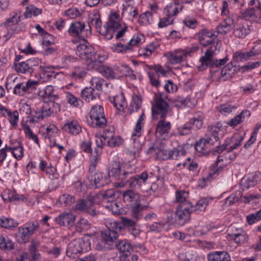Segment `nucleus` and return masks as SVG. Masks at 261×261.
<instances>
[{
	"label": "nucleus",
	"mask_w": 261,
	"mask_h": 261,
	"mask_svg": "<svg viewBox=\"0 0 261 261\" xmlns=\"http://www.w3.org/2000/svg\"><path fill=\"white\" fill-rule=\"evenodd\" d=\"M90 235L86 234L81 238L75 239L70 242L66 250L67 255L70 258H75V255L91 249Z\"/></svg>",
	"instance_id": "nucleus-1"
},
{
	"label": "nucleus",
	"mask_w": 261,
	"mask_h": 261,
	"mask_svg": "<svg viewBox=\"0 0 261 261\" xmlns=\"http://www.w3.org/2000/svg\"><path fill=\"white\" fill-rule=\"evenodd\" d=\"M218 49L217 45L212 46L206 49L204 55L200 59L201 65L199 67L200 70H203L206 67L213 68L214 67H218L225 65L228 60V58L226 56L224 58L220 60H214L213 56L216 54V50Z\"/></svg>",
	"instance_id": "nucleus-2"
},
{
	"label": "nucleus",
	"mask_w": 261,
	"mask_h": 261,
	"mask_svg": "<svg viewBox=\"0 0 261 261\" xmlns=\"http://www.w3.org/2000/svg\"><path fill=\"white\" fill-rule=\"evenodd\" d=\"M90 114L91 121L88 120L90 126L94 128H103L107 125V121L102 106L100 105L93 106Z\"/></svg>",
	"instance_id": "nucleus-3"
},
{
	"label": "nucleus",
	"mask_w": 261,
	"mask_h": 261,
	"mask_svg": "<svg viewBox=\"0 0 261 261\" xmlns=\"http://www.w3.org/2000/svg\"><path fill=\"white\" fill-rule=\"evenodd\" d=\"M39 224L37 220H34L24 224L18 229L17 240L19 243H27L35 230L39 228Z\"/></svg>",
	"instance_id": "nucleus-4"
},
{
	"label": "nucleus",
	"mask_w": 261,
	"mask_h": 261,
	"mask_svg": "<svg viewBox=\"0 0 261 261\" xmlns=\"http://www.w3.org/2000/svg\"><path fill=\"white\" fill-rule=\"evenodd\" d=\"M132 173L127 172L124 178L120 184V187L128 186L130 188H139L144 183L148 178V174L146 172H143L140 175L132 176Z\"/></svg>",
	"instance_id": "nucleus-5"
},
{
	"label": "nucleus",
	"mask_w": 261,
	"mask_h": 261,
	"mask_svg": "<svg viewBox=\"0 0 261 261\" xmlns=\"http://www.w3.org/2000/svg\"><path fill=\"white\" fill-rule=\"evenodd\" d=\"M113 227L118 229L120 232L123 230H127L135 237L138 236L140 233V230L137 227L136 223L126 218H122L121 222H113Z\"/></svg>",
	"instance_id": "nucleus-6"
},
{
	"label": "nucleus",
	"mask_w": 261,
	"mask_h": 261,
	"mask_svg": "<svg viewBox=\"0 0 261 261\" xmlns=\"http://www.w3.org/2000/svg\"><path fill=\"white\" fill-rule=\"evenodd\" d=\"M230 152L229 150L226 153L218 156L217 162L211 167V172L208 174V176L203 178L204 181L209 180V177L215 178L223 171L226 164L229 163L228 156Z\"/></svg>",
	"instance_id": "nucleus-7"
},
{
	"label": "nucleus",
	"mask_w": 261,
	"mask_h": 261,
	"mask_svg": "<svg viewBox=\"0 0 261 261\" xmlns=\"http://www.w3.org/2000/svg\"><path fill=\"white\" fill-rule=\"evenodd\" d=\"M197 36L200 44L203 47L208 46L218 47V40H216L217 36L212 31H208L207 29H202L200 30L197 34Z\"/></svg>",
	"instance_id": "nucleus-8"
},
{
	"label": "nucleus",
	"mask_w": 261,
	"mask_h": 261,
	"mask_svg": "<svg viewBox=\"0 0 261 261\" xmlns=\"http://www.w3.org/2000/svg\"><path fill=\"white\" fill-rule=\"evenodd\" d=\"M193 211H195L193 205L183 206V205L179 204L175 212V221L180 225H184L191 219V214Z\"/></svg>",
	"instance_id": "nucleus-9"
},
{
	"label": "nucleus",
	"mask_w": 261,
	"mask_h": 261,
	"mask_svg": "<svg viewBox=\"0 0 261 261\" xmlns=\"http://www.w3.org/2000/svg\"><path fill=\"white\" fill-rule=\"evenodd\" d=\"M111 226L100 232V238L101 240L109 245L113 249L114 248V245L119 237V233L120 232L118 229L113 227V223H111Z\"/></svg>",
	"instance_id": "nucleus-10"
},
{
	"label": "nucleus",
	"mask_w": 261,
	"mask_h": 261,
	"mask_svg": "<svg viewBox=\"0 0 261 261\" xmlns=\"http://www.w3.org/2000/svg\"><path fill=\"white\" fill-rule=\"evenodd\" d=\"M128 171L122 169V164L120 162L115 161L109 167V178L113 177L119 181V185L122 182L123 178Z\"/></svg>",
	"instance_id": "nucleus-11"
},
{
	"label": "nucleus",
	"mask_w": 261,
	"mask_h": 261,
	"mask_svg": "<svg viewBox=\"0 0 261 261\" xmlns=\"http://www.w3.org/2000/svg\"><path fill=\"white\" fill-rule=\"evenodd\" d=\"M152 114L160 115L161 118L165 119L169 110V104L162 97L156 98L154 104L152 105Z\"/></svg>",
	"instance_id": "nucleus-12"
},
{
	"label": "nucleus",
	"mask_w": 261,
	"mask_h": 261,
	"mask_svg": "<svg viewBox=\"0 0 261 261\" xmlns=\"http://www.w3.org/2000/svg\"><path fill=\"white\" fill-rule=\"evenodd\" d=\"M75 51L77 56L85 60L86 63H88L91 58H93L95 50L92 46L83 43L77 45Z\"/></svg>",
	"instance_id": "nucleus-13"
},
{
	"label": "nucleus",
	"mask_w": 261,
	"mask_h": 261,
	"mask_svg": "<svg viewBox=\"0 0 261 261\" xmlns=\"http://www.w3.org/2000/svg\"><path fill=\"white\" fill-rule=\"evenodd\" d=\"M92 186L99 188L108 185L110 180L109 177L101 172L94 173L93 175H89L87 177Z\"/></svg>",
	"instance_id": "nucleus-14"
},
{
	"label": "nucleus",
	"mask_w": 261,
	"mask_h": 261,
	"mask_svg": "<svg viewBox=\"0 0 261 261\" xmlns=\"http://www.w3.org/2000/svg\"><path fill=\"white\" fill-rule=\"evenodd\" d=\"M114 248H116L122 254L120 256V260H124L129 256L131 252L133 251V248L130 244L126 240L117 241L114 245Z\"/></svg>",
	"instance_id": "nucleus-15"
},
{
	"label": "nucleus",
	"mask_w": 261,
	"mask_h": 261,
	"mask_svg": "<svg viewBox=\"0 0 261 261\" xmlns=\"http://www.w3.org/2000/svg\"><path fill=\"white\" fill-rule=\"evenodd\" d=\"M85 28V24L84 22L76 21L71 24L68 32L70 35L73 37H76L80 40L87 42L85 36L82 35Z\"/></svg>",
	"instance_id": "nucleus-16"
},
{
	"label": "nucleus",
	"mask_w": 261,
	"mask_h": 261,
	"mask_svg": "<svg viewBox=\"0 0 261 261\" xmlns=\"http://www.w3.org/2000/svg\"><path fill=\"white\" fill-rule=\"evenodd\" d=\"M76 216L68 213H63L55 219L56 222L60 226L71 227L74 225Z\"/></svg>",
	"instance_id": "nucleus-17"
},
{
	"label": "nucleus",
	"mask_w": 261,
	"mask_h": 261,
	"mask_svg": "<svg viewBox=\"0 0 261 261\" xmlns=\"http://www.w3.org/2000/svg\"><path fill=\"white\" fill-rule=\"evenodd\" d=\"M260 179L259 173H255L244 177L240 182L241 186L243 190L248 189L250 187L255 186Z\"/></svg>",
	"instance_id": "nucleus-18"
},
{
	"label": "nucleus",
	"mask_w": 261,
	"mask_h": 261,
	"mask_svg": "<svg viewBox=\"0 0 261 261\" xmlns=\"http://www.w3.org/2000/svg\"><path fill=\"white\" fill-rule=\"evenodd\" d=\"M207 261H230V256L225 251H215L207 254Z\"/></svg>",
	"instance_id": "nucleus-19"
},
{
	"label": "nucleus",
	"mask_w": 261,
	"mask_h": 261,
	"mask_svg": "<svg viewBox=\"0 0 261 261\" xmlns=\"http://www.w3.org/2000/svg\"><path fill=\"white\" fill-rule=\"evenodd\" d=\"M234 27V20L229 16L217 27V32L219 34H226L230 32Z\"/></svg>",
	"instance_id": "nucleus-20"
},
{
	"label": "nucleus",
	"mask_w": 261,
	"mask_h": 261,
	"mask_svg": "<svg viewBox=\"0 0 261 261\" xmlns=\"http://www.w3.org/2000/svg\"><path fill=\"white\" fill-rule=\"evenodd\" d=\"M208 134L205 135L204 138L205 142L207 144L214 145L216 142L219 141L218 132L220 129L215 126H208Z\"/></svg>",
	"instance_id": "nucleus-21"
},
{
	"label": "nucleus",
	"mask_w": 261,
	"mask_h": 261,
	"mask_svg": "<svg viewBox=\"0 0 261 261\" xmlns=\"http://www.w3.org/2000/svg\"><path fill=\"white\" fill-rule=\"evenodd\" d=\"M171 128V125L170 122L165 121V119L161 118L156 125V133L159 134L160 136H162L168 134Z\"/></svg>",
	"instance_id": "nucleus-22"
},
{
	"label": "nucleus",
	"mask_w": 261,
	"mask_h": 261,
	"mask_svg": "<svg viewBox=\"0 0 261 261\" xmlns=\"http://www.w3.org/2000/svg\"><path fill=\"white\" fill-rule=\"evenodd\" d=\"M105 58L103 56L97 54L94 51L93 58H91L89 62L86 63L89 69H95L98 67L103 66L102 63L105 61Z\"/></svg>",
	"instance_id": "nucleus-23"
},
{
	"label": "nucleus",
	"mask_w": 261,
	"mask_h": 261,
	"mask_svg": "<svg viewBox=\"0 0 261 261\" xmlns=\"http://www.w3.org/2000/svg\"><path fill=\"white\" fill-rule=\"evenodd\" d=\"M81 97L86 101L90 102L97 97L99 98V94L95 92L94 88L89 87L85 88L82 91Z\"/></svg>",
	"instance_id": "nucleus-24"
},
{
	"label": "nucleus",
	"mask_w": 261,
	"mask_h": 261,
	"mask_svg": "<svg viewBox=\"0 0 261 261\" xmlns=\"http://www.w3.org/2000/svg\"><path fill=\"white\" fill-rule=\"evenodd\" d=\"M129 208L131 210L132 217L137 221L142 218V211L144 208H146V207L141 204L140 201H139L135 203L131 204Z\"/></svg>",
	"instance_id": "nucleus-25"
},
{
	"label": "nucleus",
	"mask_w": 261,
	"mask_h": 261,
	"mask_svg": "<svg viewBox=\"0 0 261 261\" xmlns=\"http://www.w3.org/2000/svg\"><path fill=\"white\" fill-rule=\"evenodd\" d=\"M124 201L128 202L127 205L130 206L131 204L135 203L139 201V195L135 193L132 190H127L123 194Z\"/></svg>",
	"instance_id": "nucleus-26"
},
{
	"label": "nucleus",
	"mask_w": 261,
	"mask_h": 261,
	"mask_svg": "<svg viewBox=\"0 0 261 261\" xmlns=\"http://www.w3.org/2000/svg\"><path fill=\"white\" fill-rule=\"evenodd\" d=\"M119 29L120 28H116L111 24L110 25L105 24L102 29L98 30V32L100 33V34L104 36L105 38L107 40H111L113 38L114 33L115 32V31Z\"/></svg>",
	"instance_id": "nucleus-27"
},
{
	"label": "nucleus",
	"mask_w": 261,
	"mask_h": 261,
	"mask_svg": "<svg viewBox=\"0 0 261 261\" xmlns=\"http://www.w3.org/2000/svg\"><path fill=\"white\" fill-rule=\"evenodd\" d=\"M62 129L72 135H77L81 132V127L76 121H72L64 124Z\"/></svg>",
	"instance_id": "nucleus-28"
},
{
	"label": "nucleus",
	"mask_w": 261,
	"mask_h": 261,
	"mask_svg": "<svg viewBox=\"0 0 261 261\" xmlns=\"http://www.w3.org/2000/svg\"><path fill=\"white\" fill-rule=\"evenodd\" d=\"M241 17L246 20L250 18H260L259 12L254 8H248L246 10H241L240 11Z\"/></svg>",
	"instance_id": "nucleus-29"
},
{
	"label": "nucleus",
	"mask_w": 261,
	"mask_h": 261,
	"mask_svg": "<svg viewBox=\"0 0 261 261\" xmlns=\"http://www.w3.org/2000/svg\"><path fill=\"white\" fill-rule=\"evenodd\" d=\"M250 32L248 25L239 24L234 30L233 34L236 37L244 38Z\"/></svg>",
	"instance_id": "nucleus-30"
},
{
	"label": "nucleus",
	"mask_w": 261,
	"mask_h": 261,
	"mask_svg": "<svg viewBox=\"0 0 261 261\" xmlns=\"http://www.w3.org/2000/svg\"><path fill=\"white\" fill-rule=\"evenodd\" d=\"M189 197V192L185 191H177L176 192V199L177 202L183 206H190L192 205L190 202L187 201Z\"/></svg>",
	"instance_id": "nucleus-31"
},
{
	"label": "nucleus",
	"mask_w": 261,
	"mask_h": 261,
	"mask_svg": "<svg viewBox=\"0 0 261 261\" xmlns=\"http://www.w3.org/2000/svg\"><path fill=\"white\" fill-rule=\"evenodd\" d=\"M17 221L13 219L7 218L5 217L0 218V226L8 229H13L18 226Z\"/></svg>",
	"instance_id": "nucleus-32"
},
{
	"label": "nucleus",
	"mask_w": 261,
	"mask_h": 261,
	"mask_svg": "<svg viewBox=\"0 0 261 261\" xmlns=\"http://www.w3.org/2000/svg\"><path fill=\"white\" fill-rule=\"evenodd\" d=\"M96 71L99 72L103 76L108 79H115V73L110 67L106 66H102L95 69Z\"/></svg>",
	"instance_id": "nucleus-33"
},
{
	"label": "nucleus",
	"mask_w": 261,
	"mask_h": 261,
	"mask_svg": "<svg viewBox=\"0 0 261 261\" xmlns=\"http://www.w3.org/2000/svg\"><path fill=\"white\" fill-rule=\"evenodd\" d=\"M29 63L27 60L25 62H21L18 63H14V67L16 72L21 73H33V70L31 69Z\"/></svg>",
	"instance_id": "nucleus-34"
},
{
	"label": "nucleus",
	"mask_w": 261,
	"mask_h": 261,
	"mask_svg": "<svg viewBox=\"0 0 261 261\" xmlns=\"http://www.w3.org/2000/svg\"><path fill=\"white\" fill-rule=\"evenodd\" d=\"M0 248L4 250H12L14 244L6 235L0 234Z\"/></svg>",
	"instance_id": "nucleus-35"
},
{
	"label": "nucleus",
	"mask_w": 261,
	"mask_h": 261,
	"mask_svg": "<svg viewBox=\"0 0 261 261\" xmlns=\"http://www.w3.org/2000/svg\"><path fill=\"white\" fill-rule=\"evenodd\" d=\"M42 12V10L35 7L33 5H31L26 7L25 11L24 12L23 15L25 18H31L33 15L37 16L40 14Z\"/></svg>",
	"instance_id": "nucleus-36"
},
{
	"label": "nucleus",
	"mask_w": 261,
	"mask_h": 261,
	"mask_svg": "<svg viewBox=\"0 0 261 261\" xmlns=\"http://www.w3.org/2000/svg\"><path fill=\"white\" fill-rule=\"evenodd\" d=\"M170 101L174 107L180 108L186 106L190 102V98L188 97L186 98L179 97L175 99H170Z\"/></svg>",
	"instance_id": "nucleus-37"
},
{
	"label": "nucleus",
	"mask_w": 261,
	"mask_h": 261,
	"mask_svg": "<svg viewBox=\"0 0 261 261\" xmlns=\"http://www.w3.org/2000/svg\"><path fill=\"white\" fill-rule=\"evenodd\" d=\"M183 54L178 52L170 53L168 59L172 64L179 63L182 60Z\"/></svg>",
	"instance_id": "nucleus-38"
},
{
	"label": "nucleus",
	"mask_w": 261,
	"mask_h": 261,
	"mask_svg": "<svg viewBox=\"0 0 261 261\" xmlns=\"http://www.w3.org/2000/svg\"><path fill=\"white\" fill-rule=\"evenodd\" d=\"M75 201V199L74 197L68 194L62 195L59 199V201L61 203H64L65 205H70L72 203H73Z\"/></svg>",
	"instance_id": "nucleus-39"
},
{
	"label": "nucleus",
	"mask_w": 261,
	"mask_h": 261,
	"mask_svg": "<svg viewBox=\"0 0 261 261\" xmlns=\"http://www.w3.org/2000/svg\"><path fill=\"white\" fill-rule=\"evenodd\" d=\"M246 219L248 223L250 225L260 221L261 220V210L247 216Z\"/></svg>",
	"instance_id": "nucleus-40"
},
{
	"label": "nucleus",
	"mask_w": 261,
	"mask_h": 261,
	"mask_svg": "<svg viewBox=\"0 0 261 261\" xmlns=\"http://www.w3.org/2000/svg\"><path fill=\"white\" fill-rule=\"evenodd\" d=\"M241 196V194L240 192L232 193L225 199V204H228L229 206L231 205L238 202Z\"/></svg>",
	"instance_id": "nucleus-41"
},
{
	"label": "nucleus",
	"mask_w": 261,
	"mask_h": 261,
	"mask_svg": "<svg viewBox=\"0 0 261 261\" xmlns=\"http://www.w3.org/2000/svg\"><path fill=\"white\" fill-rule=\"evenodd\" d=\"M12 153L16 159H21L23 156V148L19 142H17V145L14 146Z\"/></svg>",
	"instance_id": "nucleus-42"
},
{
	"label": "nucleus",
	"mask_w": 261,
	"mask_h": 261,
	"mask_svg": "<svg viewBox=\"0 0 261 261\" xmlns=\"http://www.w3.org/2000/svg\"><path fill=\"white\" fill-rule=\"evenodd\" d=\"M144 113H142V114L140 116L138 120L137 121L136 126L134 128V136H141L142 135V124L141 122L144 121V119L143 118Z\"/></svg>",
	"instance_id": "nucleus-43"
},
{
	"label": "nucleus",
	"mask_w": 261,
	"mask_h": 261,
	"mask_svg": "<svg viewBox=\"0 0 261 261\" xmlns=\"http://www.w3.org/2000/svg\"><path fill=\"white\" fill-rule=\"evenodd\" d=\"M177 8H176V4L173 2L170 3L164 9V12L166 13V15L169 17H171L176 15L177 14Z\"/></svg>",
	"instance_id": "nucleus-44"
},
{
	"label": "nucleus",
	"mask_w": 261,
	"mask_h": 261,
	"mask_svg": "<svg viewBox=\"0 0 261 261\" xmlns=\"http://www.w3.org/2000/svg\"><path fill=\"white\" fill-rule=\"evenodd\" d=\"M66 98L67 102L74 107H80L81 104L83 102L82 100L77 98L71 93L67 95Z\"/></svg>",
	"instance_id": "nucleus-45"
},
{
	"label": "nucleus",
	"mask_w": 261,
	"mask_h": 261,
	"mask_svg": "<svg viewBox=\"0 0 261 261\" xmlns=\"http://www.w3.org/2000/svg\"><path fill=\"white\" fill-rule=\"evenodd\" d=\"M192 127H195L196 129H200L203 125V117L198 116L197 117H194L190 120Z\"/></svg>",
	"instance_id": "nucleus-46"
},
{
	"label": "nucleus",
	"mask_w": 261,
	"mask_h": 261,
	"mask_svg": "<svg viewBox=\"0 0 261 261\" xmlns=\"http://www.w3.org/2000/svg\"><path fill=\"white\" fill-rule=\"evenodd\" d=\"M170 150L162 149L161 145L159 147L158 151H156L157 157L163 160H167L170 159Z\"/></svg>",
	"instance_id": "nucleus-47"
},
{
	"label": "nucleus",
	"mask_w": 261,
	"mask_h": 261,
	"mask_svg": "<svg viewBox=\"0 0 261 261\" xmlns=\"http://www.w3.org/2000/svg\"><path fill=\"white\" fill-rule=\"evenodd\" d=\"M90 23L91 25L94 26L98 30L102 29L101 28V21L100 18V15L99 14H95L93 15V17H90Z\"/></svg>",
	"instance_id": "nucleus-48"
},
{
	"label": "nucleus",
	"mask_w": 261,
	"mask_h": 261,
	"mask_svg": "<svg viewBox=\"0 0 261 261\" xmlns=\"http://www.w3.org/2000/svg\"><path fill=\"white\" fill-rule=\"evenodd\" d=\"M192 128L191 123H190V121H188L184 125L178 127L177 132L180 136L186 135L190 133Z\"/></svg>",
	"instance_id": "nucleus-49"
},
{
	"label": "nucleus",
	"mask_w": 261,
	"mask_h": 261,
	"mask_svg": "<svg viewBox=\"0 0 261 261\" xmlns=\"http://www.w3.org/2000/svg\"><path fill=\"white\" fill-rule=\"evenodd\" d=\"M150 83L152 86L159 88L161 86V83L158 80L159 76L157 74H155L153 72H148V73Z\"/></svg>",
	"instance_id": "nucleus-50"
},
{
	"label": "nucleus",
	"mask_w": 261,
	"mask_h": 261,
	"mask_svg": "<svg viewBox=\"0 0 261 261\" xmlns=\"http://www.w3.org/2000/svg\"><path fill=\"white\" fill-rule=\"evenodd\" d=\"M233 138H235V140L233 143V144L229 147V151L238 148L241 145V142L244 140V137L240 134H236L233 136Z\"/></svg>",
	"instance_id": "nucleus-51"
},
{
	"label": "nucleus",
	"mask_w": 261,
	"mask_h": 261,
	"mask_svg": "<svg viewBox=\"0 0 261 261\" xmlns=\"http://www.w3.org/2000/svg\"><path fill=\"white\" fill-rule=\"evenodd\" d=\"M208 204V200L205 198H201L200 200H199L195 206H193L194 209H195L196 210H200L201 211L205 210L206 206Z\"/></svg>",
	"instance_id": "nucleus-52"
},
{
	"label": "nucleus",
	"mask_w": 261,
	"mask_h": 261,
	"mask_svg": "<svg viewBox=\"0 0 261 261\" xmlns=\"http://www.w3.org/2000/svg\"><path fill=\"white\" fill-rule=\"evenodd\" d=\"M112 49L115 52L121 53L132 49V47L127 45H123L121 43H117L113 45Z\"/></svg>",
	"instance_id": "nucleus-53"
},
{
	"label": "nucleus",
	"mask_w": 261,
	"mask_h": 261,
	"mask_svg": "<svg viewBox=\"0 0 261 261\" xmlns=\"http://www.w3.org/2000/svg\"><path fill=\"white\" fill-rule=\"evenodd\" d=\"M104 80L99 79L96 77H93L91 80V83L92 86L95 85V90L98 91H101L102 89V85L103 84Z\"/></svg>",
	"instance_id": "nucleus-54"
},
{
	"label": "nucleus",
	"mask_w": 261,
	"mask_h": 261,
	"mask_svg": "<svg viewBox=\"0 0 261 261\" xmlns=\"http://www.w3.org/2000/svg\"><path fill=\"white\" fill-rule=\"evenodd\" d=\"M66 16L71 19H74L81 15V13L76 8H72L65 12Z\"/></svg>",
	"instance_id": "nucleus-55"
},
{
	"label": "nucleus",
	"mask_w": 261,
	"mask_h": 261,
	"mask_svg": "<svg viewBox=\"0 0 261 261\" xmlns=\"http://www.w3.org/2000/svg\"><path fill=\"white\" fill-rule=\"evenodd\" d=\"M247 60L245 53L237 51L233 55L232 61L233 63H239Z\"/></svg>",
	"instance_id": "nucleus-56"
},
{
	"label": "nucleus",
	"mask_w": 261,
	"mask_h": 261,
	"mask_svg": "<svg viewBox=\"0 0 261 261\" xmlns=\"http://www.w3.org/2000/svg\"><path fill=\"white\" fill-rule=\"evenodd\" d=\"M8 115L10 123L15 128L17 126V121L18 120V113L17 111H15L14 113H12L10 111Z\"/></svg>",
	"instance_id": "nucleus-57"
},
{
	"label": "nucleus",
	"mask_w": 261,
	"mask_h": 261,
	"mask_svg": "<svg viewBox=\"0 0 261 261\" xmlns=\"http://www.w3.org/2000/svg\"><path fill=\"white\" fill-rule=\"evenodd\" d=\"M140 136H134V133H133L131 137V140H133V147L134 148V152H139V150H141L142 144L138 140V138Z\"/></svg>",
	"instance_id": "nucleus-58"
},
{
	"label": "nucleus",
	"mask_w": 261,
	"mask_h": 261,
	"mask_svg": "<svg viewBox=\"0 0 261 261\" xmlns=\"http://www.w3.org/2000/svg\"><path fill=\"white\" fill-rule=\"evenodd\" d=\"M119 17V14L117 13H114L112 15H111L109 17V21L106 22V24L110 25L113 24L114 27H115L116 28H120L121 25L115 20H117Z\"/></svg>",
	"instance_id": "nucleus-59"
},
{
	"label": "nucleus",
	"mask_w": 261,
	"mask_h": 261,
	"mask_svg": "<svg viewBox=\"0 0 261 261\" xmlns=\"http://www.w3.org/2000/svg\"><path fill=\"white\" fill-rule=\"evenodd\" d=\"M13 93L19 96H23L27 92L22 83L16 84L13 90Z\"/></svg>",
	"instance_id": "nucleus-60"
},
{
	"label": "nucleus",
	"mask_w": 261,
	"mask_h": 261,
	"mask_svg": "<svg viewBox=\"0 0 261 261\" xmlns=\"http://www.w3.org/2000/svg\"><path fill=\"white\" fill-rule=\"evenodd\" d=\"M183 23L186 27L192 29L196 28L198 24V22L196 19L190 17H187L185 18L183 20Z\"/></svg>",
	"instance_id": "nucleus-61"
},
{
	"label": "nucleus",
	"mask_w": 261,
	"mask_h": 261,
	"mask_svg": "<svg viewBox=\"0 0 261 261\" xmlns=\"http://www.w3.org/2000/svg\"><path fill=\"white\" fill-rule=\"evenodd\" d=\"M43 43L46 46L54 44L55 42V37L52 35L48 34L46 32L43 35Z\"/></svg>",
	"instance_id": "nucleus-62"
},
{
	"label": "nucleus",
	"mask_w": 261,
	"mask_h": 261,
	"mask_svg": "<svg viewBox=\"0 0 261 261\" xmlns=\"http://www.w3.org/2000/svg\"><path fill=\"white\" fill-rule=\"evenodd\" d=\"M246 233L243 232L241 233H237L234 234H232L231 235V238L233 240H234L236 242L238 243H244L247 238L246 236Z\"/></svg>",
	"instance_id": "nucleus-63"
},
{
	"label": "nucleus",
	"mask_w": 261,
	"mask_h": 261,
	"mask_svg": "<svg viewBox=\"0 0 261 261\" xmlns=\"http://www.w3.org/2000/svg\"><path fill=\"white\" fill-rule=\"evenodd\" d=\"M108 145L111 147L118 146L122 144V140L120 138H115L111 137V138L107 140Z\"/></svg>",
	"instance_id": "nucleus-64"
}]
</instances>
